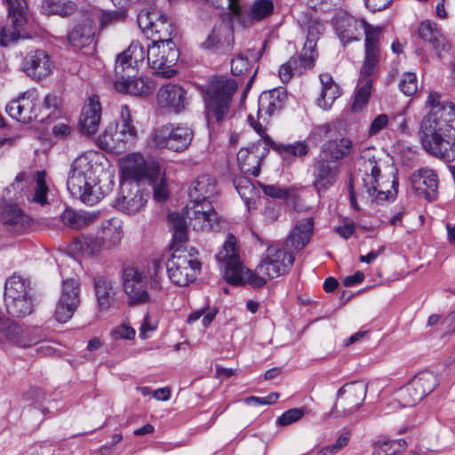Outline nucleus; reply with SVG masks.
Returning a JSON list of instances; mask_svg holds the SVG:
<instances>
[{"label": "nucleus", "instance_id": "obj_37", "mask_svg": "<svg viewBox=\"0 0 455 455\" xmlns=\"http://www.w3.org/2000/svg\"><path fill=\"white\" fill-rule=\"evenodd\" d=\"M233 36L228 28L225 29L214 28L202 46L213 52H228L233 48Z\"/></svg>", "mask_w": 455, "mask_h": 455}, {"label": "nucleus", "instance_id": "obj_7", "mask_svg": "<svg viewBox=\"0 0 455 455\" xmlns=\"http://www.w3.org/2000/svg\"><path fill=\"white\" fill-rule=\"evenodd\" d=\"M56 98L48 94L42 100L36 90H28L6 106L8 115L22 123L31 121L44 122L51 113L49 109L55 107Z\"/></svg>", "mask_w": 455, "mask_h": 455}, {"label": "nucleus", "instance_id": "obj_39", "mask_svg": "<svg viewBox=\"0 0 455 455\" xmlns=\"http://www.w3.org/2000/svg\"><path fill=\"white\" fill-rule=\"evenodd\" d=\"M100 218V212H84L66 209L60 219L70 228L78 229L93 224Z\"/></svg>", "mask_w": 455, "mask_h": 455}, {"label": "nucleus", "instance_id": "obj_60", "mask_svg": "<svg viewBox=\"0 0 455 455\" xmlns=\"http://www.w3.org/2000/svg\"><path fill=\"white\" fill-rule=\"evenodd\" d=\"M395 120V116L391 119L386 114H380L377 116L371 122L369 129V135L373 136L378 134L381 130L389 124L392 125L393 122Z\"/></svg>", "mask_w": 455, "mask_h": 455}, {"label": "nucleus", "instance_id": "obj_32", "mask_svg": "<svg viewBox=\"0 0 455 455\" xmlns=\"http://www.w3.org/2000/svg\"><path fill=\"white\" fill-rule=\"evenodd\" d=\"M315 66V56L301 55L292 56L283 64L278 75L283 83H288L295 75H301Z\"/></svg>", "mask_w": 455, "mask_h": 455}, {"label": "nucleus", "instance_id": "obj_36", "mask_svg": "<svg viewBox=\"0 0 455 455\" xmlns=\"http://www.w3.org/2000/svg\"><path fill=\"white\" fill-rule=\"evenodd\" d=\"M98 146L107 151L120 154L132 146L124 139L114 125H108L97 139Z\"/></svg>", "mask_w": 455, "mask_h": 455}, {"label": "nucleus", "instance_id": "obj_55", "mask_svg": "<svg viewBox=\"0 0 455 455\" xmlns=\"http://www.w3.org/2000/svg\"><path fill=\"white\" fill-rule=\"evenodd\" d=\"M399 88L406 96L413 95L418 90L416 75L412 72L405 73L399 83Z\"/></svg>", "mask_w": 455, "mask_h": 455}, {"label": "nucleus", "instance_id": "obj_3", "mask_svg": "<svg viewBox=\"0 0 455 455\" xmlns=\"http://www.w3.org/2000/svg\"><path fill=\"white\" fill-rule=\"evenodd\" d=\"M440 99L439 93H429L426 104L431 109L420 123L419 136L429 155L451 162L455 160V104Z\"/></svg>", "mask_w": 455, "mask_h": 455}, {"label": "nucleus", "instance_id": "obj_42", "mask_svg": "<svg viewBox=\"0 0 455 455\" xmlns=\"http://www.w3.org/2000/svg\"><path fill=\"white\" fill-rule=\"evenodd\" d=\"M406 386L424 398L436 387L437 379L432 372L424 371L416 375Z\"/></svg>", "mask_w": 455, "mask_h": 455}, {"label": "nucleus", "instance_id": "obj_24", "mask_svg": "<svg viewBox=\"0 0 455 455\" xmlns=\"http://www.w3.org/2000/svg\"><path fill=\"white\" fill-rule=\"evenodd\" d=\"M101 120V105L99 97L92 95L85 101L79 117L78 127L85 135L97 132Z\"/></svg>", "mask_w": 455, "mask_h": 455}, {"label": "nucleus", "instance_id": "obj_38", "mask_svg": "<svg viewBox=\"0 0 455 455\" xmlns=\"http://www.w3.org/2000/svg\"><path fill=\"white\" fill-rule=\"evenodd\" d=\"M1 219L7 229L11 232L20 233L28 225V217L16 204L6 205L1 213Z\"/></svg>", "mask_w": 455, "mask_h": 455}, {"label": "nucleus", "instance_id": "obj_31", "mask_svg": "<svg viewBox=\"0 0 455 455\" xmlns=\"http://www.w3.org/2000/svg\"><path fill=\"white\" fill-rule=\"evenodd\" d=\"M115 87L122 93H128L134 96H147L154 90V84L148 78L139 77L130 79L127 75L116 76Z\"/></svg>", "mask_w": 455, "mask_h": 455}, {"label": "nucleus", "instance_id": "obj_13", "mask_svg": "<svg viewBox=\"0 0 455 455\" xmlns=\"http://www.w3.org/2000/svg\"><path fill=\"white\" fill-rule=\"evenodd\" d=\"M123 287L131 306L150 302L148 291V276L145 271L138 267L125 266L122 273Z\"/></svg>", "mask_w": 455, "mask_h": 455}, {"label": "nucleus", "instance_id": "obj_15", "mask_svg": "<svg viewBox=\"0 0 455 455\" xmlns=\"http://www.w3.org/2000/svg\"><path fill=\"white\" fill-rule=\"evenodd\" d=\"M193 139V131L186 125L174 126L168 124L159 127L154 134V142L158 148L180 152L185 150Z\"/></svg>", "mask_w": 455, "mask_h": 455}, {"label": "nucleus", "instance_id": "obj_49", "mask_svg": "<svg viewBox=\"0 0 455 455\" xmlns=\"http://www.w3.org/2000/svg\"><path fill=\"white\" fill-rule=\"evenodd\" d=\"M406 446L403 439L394 441L379 440L374 443L372 455H395Z\"/></svg>", "mask_w": 455, "mask_h": 455}, {"label": "nucleus", "instance_id": "obj_11", "mask_svg": "<svg viewBox=\"0 0 455 455\" xmlns=\"http://www.w3.org/2000/svg\"><path fill=\"white\" fill-rule=\"evenodd\" d=\"M148 61L156 74L163 77H172L176 74L172 67L179 59V51L173 41L152 43L148 46Z\"/></svg>", "mask_w": 455, "mask_h": 455}, {"label": "nucleus", "instance_id": "obj_62", "mask_svg": "<svg viewBox=\"0 0 455 455\" xmlns=\"http://www.w3.org/2000/svg\"><path fill=\"white\" fill-rule=\"evenodd\" d=\"M249 68V60L247 54H238L231 60V72L234 76H240Z\"/></svg>", "mask_w": 455, "mask_h": 455}, {"label": "nucleus", "instance_id": "obj_30", "mask_svg": "<svg viewBox=\"0 0 455 455\" xmlns=\"http://www.w3.org/2000/svg\"><path fill=\"white\" fill-rule=\"evenodd\" d=\"M419 35L439 56L442 52L449 50V43L436 23L428 20L422 21L419 27Z\"/></svg>", "mask_w": 455, "mask_h": 455}, {"label": "nucleus", "instance_id": "obj_33", "mask_svg": "<svg viewBox=\"0 0 455 455\" xmlns=\"http://www.w3.org/2000/svg\"><path fill=\"white\" fill-rule=\"evenodd\" d=\"M353 150V140L348 137H340L325 141L321 154L331 162H338L349 156Z\"/></svg>", "mask_w": 455, "mask_h": 455}, {"label": "nucleus", "instance_id": "obj_21", "mask_svg": "<svg viewBox=\"0 0 455 455\" xmlns=\"http://www.w3.org/2000/svg\"><path fill=\"white\" fill-rule=\"evenodd\" d=\"M96 32L94 19L88 12L77 21L68 34V44L76 49H82L92 44Z\"/></svg>", "mask_w": 455, "mask_h": 455}, {"label": "nucleus", "instance_id": "obj_12", "mask_svg": "<svg viewBox=\"0 0 455 455\" xmlns=\"http://www.w3.org/2000/svg\"><path fill=\"white\" fill-rule=\"evenodd\" d=\"M228 10L237 23L250 28L269 19L275 12V3L273 0H254L243 12L238 0H228Z\"/></svg>", "mask_w": 455, "mask_h": 455}, {"label": "nucleus", "instance_id": "obj_35", "mask_svg": "<svg viewBox=\"0 0 455 455\" xmlns=\"http://www.w3.org/2000/svg\"><path fill=\"white\" fill-rule=\"evenodd\" d=\"M93 285L99 308L100 310L109 309L116 297L113 282L107 276L98 275L94 277Z\"/></svg>", "mask_w": 455, "mask_h": 455}, {"label": "nucleus", "instance_id": "obj_61", "mask_svg": "<svg viewBox=\"0 0 455 455\" xmlns=\"http://www.w3.org/2000/svg\"><path fill=\"white\" fill-rule=\"evenodd\" d=\"M117 132L131 145L134 143L138 136V131L133 124H116L114 125Z\"/></svg>", "mask_w": 455, "mask_h": 455}, {"label": "nucleus", "instance_id": "obj_53", "mask_svg": "<svg viewBox=\"0 0 455 455\" xmlns=\"http://www.w3.org/2000/svg\"><path fill=\"white\" fill-rule=\"evenodd\" d=\"M396 399L402 407H412L423 400L419 394L406 385L396 393Z\"/></svg>", "mask_w": 455, "mask_h": 455}, {"label": "nucleus", "instance_id": "obj_28", "mask_svg": "<svg viewBox=\"0 0 455 455\" xmlns=\"http://www.w3.org/2000/svg\"><path fill=\"white\" fill-rule=\"evenodd\" d=\"M217 193L216 180L209 175H202L190 186L188 203H212Z\"/></svg>", "mask_w": 455, "mask_h": 455}, {"label": "nucleus", "instance_id": "obj_58", "mask_svg": "<svg viewBox=\"0 0 455 455\" xmlns=\"http://www.w3.org/2000/svg\"><path fill=\"white\" fill-rule=\"evenodd\" d=\"M349 440V433H343L337 438L336 442L333 444L323 447L318 452V455L336 454L348 444Z\"/></svg>", "mask_w": 455, "mask_h": 455}, {"label": "nucleus", "instance_id": "obj_25", "mask_svg": "<svg viewBox=\"0 0 455 455\" xmlns=\"http://www.w3.org/2000/svg\"><path fill=\"white\" fill-rule=\"evenodd\" d=\"M366 21L344 12L335 17V30L343 44L359 40Z\"/></svg>", "mask_w": 455, "mask_h": 455}, {"label": "nucleus", "instance_id": "obj_9", "mask_svg": "<svg viewBox=\"0 0 455 455\" xmlns=\"http://www.w3.org/2000/svg\"><path fill=\"white\" fill-rule=\"evenodd\" d=\"M184 243H176L172 237L173 252L166 263L170 280L179 286H187L192 283L201 269V262L194 253L184 250Z\"/></svg>", "mask_w": 455, "mask_h": 455}, {"label": "nucleus", "instance_id": "obj_59", "mask_svg": "<svg viewBox=\"0 0 455 455\" xmlns=\"http://www.w3.org/2000/svg\"><path fill=\"white\" fill-rule=\"evenodd\" d=\"M305 414L302 408H292L284 411L278 419L277 423L281 426H288L299 420Z\"/></svg>", "mask_w": 455, "mask_h": 455}, {"label": "nucleus", "instance_id": "obj_40", "mask_svg": "<svg viewBox=\"0 0 455 455\" xmlns=\"http://www.w3.org/2000/svg\"><path fill=\"white\" fill-rule=\"evenodd\" d=\"M322 84V92L317 99V105L323 110L330 109L337 98L340 96L339 86L329 74L319 76Z\"/></svg>", "mask_w": 455, "mask_h": 455}, {"label": "nucleus", "instance_id": "obj_8", "mask_svg": "<svg viewBox=\"0 0 455 455\" xmlns=\"http://www.w3.org/2000/svg\"><path fill=\"white\" fill-rule=\"evenodd\" d=\"M237 89V82L223 76L212 77L205 90L204 101L208 118L223 120L229 109L233 94Z\"/></svg>", "mask_w": 455, "mask_h": 455}, {"label": "nucleus", "instance_id": "obj_17", "mask_svg": "<svg viewBox=\"0 0 455 455\" xmlns=\"http://www.w3.org/2000/svg\"><path fill=\"white\" fill-rule=\"evenodd\" d=\"M54 65L49 54L44 50L32 51L23 60V71L35 80H42L53 70Z\"/></svg>", "mask_w": 455, "mask_h": 455}, {"label": "nucleus", "instance_id": "obj_27", "mask_svg": "<svg viewBox=\"0 0 455 455\" xmlns=\"http://www.w3.org/2000/svg\"><path fill=\"white\" fill-rule=\"evenodd\" d=\"M286 100L287 92L283 87L263 92L259 98V117L271 116L280 111L285 105Z\"/></svg>", "mask_w": 455, "mask_h": 455}, {"label": "nucleus", "instance_id": "obj_47", "mask_svg": "<svg viewBox=\"0 0 455 455\" xmlns=\"http://www.w3.org/2000/svg\"><path fill=\"white\" fill-rule=\"evenodd\" d=\"M5 306L8 313L16 317L28 315L33 311L32 301L28 295L16 299L5 300Z\"/></svg>", "mask_w": 455, "mask_h": 455}, {"label": "nucleus", "instance_id": "obj_56", "mask_svg": "<svg viewBox=\"0 0 455 455\" xmlns=\"http://www.w3.org/2000/svg\"><path fill=\"white\" fill-rule=\"evenodd\" d=\"M216 312L217 311L215 309L196 310L188 315L187 322H188V323L192 324L195 322H196L197 320H199L200 318H202L203 326L207 327L212 322V320L215 318Z\"/></svg>", "mask_w": 455, "mask_h": 455}, {"label": "nucleus", "instance_id": "obj_20", "mask_svg": "<svg viewBox=\"0 0 455 455\" xmlns=\"http://www.w3.org/2000/svg\"><path fill=\"white\" fill-rule=\"evenodd\" d=\"M339 174L338 164H331L328 159L320 158L313 165V186L318 195L325 193L332 187Z\"/></svg>", "mask_w": 455, "mask_h": 455}, {"label": "nucleus", "instance_id": "obj_63", "mask_svg": "<svg viewBox=\"0 0 455 455\" xmlns=\"http://www.w3.org/2000/svg\"><path fill=\"white\" fill-rule=\"evenodd\" d=\"M259 185L266 196L277 199H287L289 197V191L279 186L265 184Z\"/></svg>", "mask_w": 455, "mask_h": 455}, {"label": "nucleus", "instance_id": "obj_46", "mask_svg": "<svg viewBox=\"0 0 455 455\" xmlns=\"http://www.w3.org/2000/svg\"><path fill=\"white\" fill-rule=\"evenodd\" d=\"M28 284L20 276L12 275L5 282L4 301L28 295Z\"/></svg>", "mask_w": 455, "mask_h": 455}, {"label": "nucleus", "instance_id": "obj_4", "mask_svg": "<svg viewBox=\"0 0 455 455\" xmlns=\"http://www.w3.org/2000/svg\"><path fill=\"white\" fill-rule=\"evenodd\" d=\"M358 171L361 180L358 190L363 197L378 203L395 197L398 186L396 173L393 167L385 165L375 148L362 150Z\"/></svg>", "mask_w": 455, "mask_h": 455}, {"label": "nucleus", "instance_id": "obj_44", "mask_svg": "<svg viewBox=\"0 0 455 455\" xmlns=\"http://www.w3.org/2000/svg\"><path fill=\"white\" fill-rule=\"evenodd\" d=\"M371 84L372 79L370 76L360 75L352 105V110L354 112H359L366 107L371 93Z\"/></svg>", "mask_w": 455, "mask_h": 455}, {"label": "nucleus", "instance_id": "obj_10", "mask_svg": "<svg viewBox=\"0 0 455 455\" xmlns=\"http://www.w3.org/2000/svg\"><path fill=\"white\" fill-rule=\"evenodd\" d=\"M366 394L367 385L363 381L345 384L337 391L336 402L330 414L339 418L354 413L363 405Z\"/></svg>", "mask_w": 455, "mask_h": 455}, {"label": "nucleus", "instance_id": "obj_5", "mask_svg": "<svg viewBox=\"0 0 455 455\" xmlns=\"http://www.w3.org/2000/svg\"><path fill=\"white\" fill-rule=\"evenodd\" d=\"M168 221L176 243L187 242L188 227L200 233L219 232L222 228L212 203H188L181 212L170 213Z\"/></svg>", "mask_w": 455, "mask_h": 455}, {"label": "nucleus", "instance_id": "obj_26", "mask_svg": "<svg viewBox=\"0 0 455 455\" xmlns=\"http://www.w3.org/2000/svg\"><path fill=\"white\" fill-rule=\"evenodd\" d=\"M314 229V219L307 217L297 220L284 245L292 251L302 250L310 241Z\"/></svg>", "mask_w": 455, "mask_h": 455}, {"label": "nucleus", "instance_id": "obj_29", "mask_svg": "<svg viewBox=\"0 0 455 455\" xmlns=\"http://www.w3.org/2000/svg\"><path fill=\"white\" fill-rule=\"evenodd\" d=\"M264 156L259 145H252L241 148L237 153V162L240 170L245 173L257 177L260 173V163Z\"/></svg>", "mask_w": 455, "mask_h": 455}, {"label": "nucleus", "instance_id": "obj_45", "mask_svg": "<svg viewBox=\"0 0 455 455\" xmlns=\"http://www.w3.org/2000/svg\"><path fill=\"white\" fill-rule=\"evenodd\" d=\"M88 14L93 17L94 21L99 20L100 29H104L109 25L124 20L127 15V10L121 7L115 11L100 10Z\"/></svg>", "mask_w": 455, "mask_h": 455}, {"label": "nucleus", "instance_id": "obj_54", "mask_svg": "<svg viewBox=\"0 0 455 455\" xmlns=\"http://www.w3.org/2000/svg\"><path fill=\"white\" fill-rule=\"evenodd\" d=\"M363 31L365 34L364 47H377L379 46V38L383 32V28L380 26H372L365 23Z\"/></svg>", "mask_w": 455, "mask_h": 455}, {"label": "nucleus", "instance_id": "obj_19", "mask_svg": "<svg viewBox=\"0 0 455 455\" xmlns=\"http://www.w3.org/2000/svg\"><path fill=\"white\" fill-rule=\"evenodd\" d=\"M9 9V19L12 26H5L0 28V46H7L22 37L20 28L27 23V4L23 0L20 8L12 10L10 1H6Z\"/></svg>", "mask_w": 455, "mask_h": 455}, {"label": "nucleus", "instance_id": "obj_6", "mask_svg": "<svg viewBox=\"0 0 455 455\" xmlns=\"http://www.w3.org/2000/svg\"><path fill=\"white\" fill-rule=\"evenodd\" d=\"M99 155L95 151L85 152L77 156L71 164L67 180L70 194L84 204L93 205L104 196L95 175Z\"/></svg>", "mask_w": 455, "mask_h": 455}, {"label": "nucleus", "instance_id": "obj_1", "mask_svg": "<svg viewBox=\"0 0 455 455\" xmlns=\"http://www.w3.org/2000/svg\"><path fill=\"white\" fill-rule=\"evenodd\" d=\"M124 180L121 187V196L116 201V207L129 215L139 213L148 202V194L140 188L139 182L147 181L152 186L154 198L165 201L169 196L165 170L156 160L146 161L139 153L128 155L122 163Z\"/></svg>", "mask_w": 455, "mask_h": 455}, {"label": "nucleus", "instance_id": "obj_16", "mask_svg": "<svg viewBox=\"0 0 455 455\" xmlns=\"http://www.w3.org/2000/svg\"><path fill=\"white\" fill-rule=\"evenodd\" d=\"M80 283L75 278L62 282L61 293L55 310V318L60 323H67L78 308L80 299Z\"/></svg>", "mask_w": 455, "mask_h": 455}, {"label": "nucleus", "instance_id": "obj_50", "mask_svg": "<svg viewBox=\"0 0 455 455\" xmlns=\"http://www.w3.org/2000/svg\"><path fill=\"white\" fill-rule=\"evenodd\" d=\"M78 243L80 250L89 255H96L104 250H108L98 233L95 236L91 235H83L79 239Z\"/></svg>", "mask_w": 455, "mask_h": 455}, {"label": "nucleus", "instance_id": "obj_2", "mask_svg": "<svg viewBox=\"0 0 455 455\" xmlns=\"http://www.w3.org/2000/svg\"><path fill=\"white\" fill-rule=\"evenodd\" d=\"M235 243V236L229 234L222 250L216 255L224 268V278L232 284L248 283L253 287H262L267 280L286 274L294 262L292 251L284 244L283 248L269 245L266 256L253 272L245 268L239 260Z\"/></svg>", "mask_w": 455, "mask_h": 455}, {"label": "nucleus", "instance_id": "obj_64", "mask_svg": "<svg viewBox=\"0 0 455 455\" xmlns=\"http://www.w3.org/2000/svg\"><path fill=\"white\" fill-rule=\"evenodd\" d=\"M115 339H132L135 337V330L128 324L123 323L111 331Z\"/></svg>", "mask_w": 455, "mask_h": 455}, {"label": "nucleus", "instance_id": "obj_22", "mask_svg": "<svg viewBox=\"0 0 455 455\" xmlns=\"http://www.w3.org/2000/svg\"><path fill=\"white\" fill-rule=\"evenodd\" d=\"M157 102L167 112L180 113L187 105L186 91L179 84H164L158 91Z\"/></svg>", "mask_w": 455, "mask_h": 455}, {"label": "nucleus", "instance_id": "obj_23", "mask_svg": "<svg viewBox=\"0 0 455 455\" xmlns=\"http://www.w3.org/2000/svg\"><path fill=\"white\" fill-rule=\"evenodd\" d=\"M411 183L418 196L432 201L436 198L439 179L436 172L429 168H421L412 173Z\"/></svg>", "mask_w": 455, "mask_h": 455}, {"label": "nucleus", "instance_id": "obj_51", "mask_svg": "<svg viewBox=\"0 0 455 455\" xmlns=\"http://www.w3.org/2000/svg\"><path fill=\"white\" fill-rule=\"evenodd\" d=\"M35 192L32 196V202L36 203L40 205H45L48 204L47 196L49 193L48 186L45 182V172H37L36 173V183L34 188Z\"/></svg>", "mask_w": 455, "mask_h": 455}, {"label": "nucleus", "instance_id": "obj_41", "mask_svg": "<svg viewBox=\"0 0 455 455\" xmlns=\"http://www.w3.org/2000/svg\"><path fill=\"white\" fill-rule=\"evenodd\" d=\"M299 22H303L304 24H301V27L305 26L307 28V38L302 49V54L315 56V60L317 57L315 45L323 30V25L319 20L314 19H307L306 21L299 20Z\"/></svg>", "mask_w": 455, "mask_h": 455}, {"label": "nucleus", "instance_id": "obj_43", "mask_svg": "<svg viewBox=\"0 0 455 455\" xmlns=\"http://www.w3.org/2000/svg\"><path fill=\"white\" fill-rule=\"evenodd\" d=\"M76 4L71 0H43L41 9L46 15L67 17L76 11Z\"/></svg>", "mask_w": 455, "mask_h": 455}, {"label": "nucleus", "instance_id": "obj_57", "mask_svg": "<svg viewBox=\"0 0 455 455\" xmlns=\"http://www.w3.org/2000/svg\"><path fill=\"white\" fill-rule=\"evenodd\" d=\"M276 149L280 153L291 155L293 156H303L308 152V147L305 142L298 141L293 144L282 145L277 147Z\"/></svg>", "mask_w": 455, "mask_h": 455}, {"label": "nucleus", "instance_id": "obj_48", "mask_svg": "<svg viewBox=\"0 0 455 455\" xmlns=\"http://www.w3.org/2000/svg\"><path fill=\"white\" fill-rule=\"evenodd\" d=\"M380 60V49L377 47H364V60L361 68V75L364 76H372L379 66Z\"/></svg>", "mask_w": 455, "mask_h": 455}, {"label": "nucleus", "instance_id": "obj_18", "mask_svg": "<svg viewBox=\"0 0 455 455\" xmlns=\"http://www.w3.org/2000/svg\"><path fill=\"white\" fill-rule=\"evenodd\" d=\"M146 57V52L142 44L132 42L129 47L117 55L115 66L116 76L133 75L140 63H142Z\"/></svg>", "mask_w": 455, "mask_h": 455}, {"label": "nucleus", "instance_id": "obj_14", "mask_svg": "<svg viewBox=\"0 0 455 455\" xmlns=\"http://www.w3.org/2000/svg\"><path fill=\"white\" fill-rule=\"evenodd\" d=\"M138 25L141 30L149 37L152 43L163 41H172V23L168 20L165 15L156 10H142L138 15Z\"/></svg>", "mask_w": 455, "mask_h": 455}, {"label": "nucleus", "instance_id": "obj_52", "mask_svg": "<svg viewBox=\"0 0 455 455\" xmlns=\"http://www.w3.org/2000/svg\"><path fill=\"white\" fill-rule=\"evenodd\" d=\"M234 186L240 196L247 203L255 195V187L251 180L245 176H239L234 179Z\"/></svg>", "mask_w": 455, "mask_h": 455}, {"label": "nucleus", "instance_id": "obj_34", "mask_svg": "<svg viewBox=\"0 0 455 455\" xmlns=\"http://www.w3.org/2000/svg\"><path fill=\"white\" fill-rule=\"evenodd\" d=\"M107 249L116 247L124 237L123 223L117 218H111L101 222L98 229Z\"/></svg>", "mask_w": 455, "mask_h": 455}]
</instances>
